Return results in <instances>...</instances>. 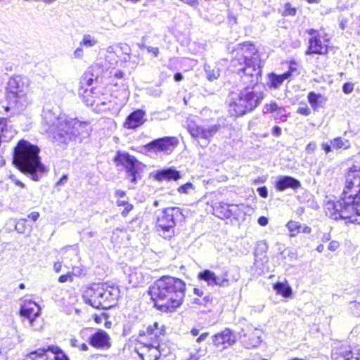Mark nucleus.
Returning a JSON list of instances; mask_svg holds the SVG:
<instances>
[{"label":"nucleus","mask_w":360,"mask_h":360,"mask_svg":"<svg viewBox=\"0 0 360 360\" xmlns=\"http://www.w3.org/2000/svg\"><path fill=\"white\" fill-rule=\"evenodd\" d=\"M254 44H237L233 49L230 70L235 75L236 89L227 98L229 111L232 116H243L259 107L265 93L259 83L262 81V70Z\"/></svg>","instance_id":"obj_1"},{"label":"nucleus","mask_w":360,"mask_h":360,"mask_svg":"<svg viewBox=\"0 0 360 360\" xmlns=\"http://www.w3.org/2000/svg\"><path fill=\"white\" fill-rule=\"evenodd\" d=\"M327 214L335 220L360 223V162H354L346 174V185L339 200L327 203Z\"/></svg>","instance_id":"obj_2"},{"label":"nucleus","mask_w":360,"mask_h":360,"mask_svg":"<svg viewBox=\"0 0 360 360\" xmlns=\"http://www.w3.org/2000/svg\"><path fill=\"white\" fill-rule=\"evenodd\" d=\"M185 290L186 284L182 280L162 276L150 286L149 294L158 310L172 312L182 304Z\"/></svg>","instance_id":"obj_3"},{"label":"nucleus","mask_w":360,"mask_h":360,"mask_svg":"<svg viewBox=\"0 0 360 360\" xmlns=\"http://www.w3.org/2000/svg\"><path fill=\"white\" fill-rule=\"evenodd\" d=\"M39 148L29 141L21 139L13 149V163L20 172L37 181L47 172L39 155Z\"/></svg>","instance_id":"obj_4"},{"label":"nucleus","mask_w":360,"mask_h":360,"mask_svg":"<svg viewBox=\"0 0 360 360\" xmlns=\"http://www.w3.org/2000/svg\"><path fill=\"white\" fill-rule=\"evenodd\" d=\"M119 297L120 290L117 287L105 284H94L83 295L85 303L94 308L102 309L114 307Z\"/></svg>","instance_id":"obj_5"},{"label":"nucleus","mask_w":360,"mask_h":360,"mask_svg":"<svg viewBox=\"0 0 360 360\" xmlns=\"http://www.w3.org/2000/svg\"><path fill=\"white\" fill-rule=\"evenodd\" d=\"M62 120L61 126L65 127L63 134H58V145L67 146L69 141L79 140L82 142L88 138L91 128L88 122H80L77 118L68 117V120Z\"/></svg>","instance_id":"obj_6"},{"label":"nucleus","mask_w":360,"mask_h":360,"mask_svg":"<svg viewBox=\"0 0 360 360\" xmlns=\"http://www.w3.org/2000/svg\"><path fill=\"white\" fill-rule=\"evenodd\" d=\"M117 167H122L126 172V178L132 184H136L143 176L145 165L129 153L118 150L113 159Z\"/></svg>","instance_id":"obj_7"},{"label":"nucleus","mask_w":360,"mask_h":360,"mask_svg":"<svg viewBox=\"0 0 360 360\" xmlns=\"http://www.w3.org/2000/svg\"><path fill=\"white\" fill-rule=\"evenodd\" d=\"M27 89L23 78L16 75L9 79L6 86V98L18 110H23L29 102L26 96Z\"/></svg>","instance_id":"obj_8"},{"label":"nucleus","mask_w":360,"mask_h":360,"mask_svg":"<svg viewBox=\"0 0 360 360\" xmlns=\"http://www.w3.org/2000/svg\"><path fill=\"white\" fill-rule=\"evenodd\" d=\"M183 216L181 209L176 207L165 208L158 216L156 221L157 230L162 232L164 237H169L174 232L175 220Z\"/></svg>","instance_id":"obj_9"},{"label":"nucleus","mask_w":360,"mask_h":360,"mask_svg":"<svg viewBox=\"0 0 360 360\" xmlns=\"http://www.w3.org/2000/svg\"><path fill=\"white\" fill-rule=\"evenodd\" d=\"M79 335L96 349H108L111 347L110 335L102 329L95 330L93 328H85L80 331Z\"/></svg>","instance_id":"obj_10"},{"label":"nucleus","mask_w":360,"mask_h":360,"mask_svg":"<svg viewBox=\"0 0 360 360\" xmlns=\"http://www.w3.org/2000/svg\"><path fill=\"white\" fill-rule=\"evenodd\" d=\"M40 307L33 301H25L21 305L20 314L24 318L23 322L34 330H40L42 328V321L39 319Z\"/></svg>","instance_id":"obj_11"},{"label":"nucleus","mask_w":360,"mask_h":360,"mask_svg":"<svg viewBox=\"0 0 360 360\" xmlns=\"http://www.w3.org/2000/svg\"><path fill=\"white\" fill-rule=\"evenodd\" d=\"M220 129L221 125L219 124L211 125L208 127L198 125L193 121H189L187 124L188 131L195 139L198 141V139H201L202 143L200 141H198V143L202 147H206L209 144L211 138H212Z\"/></svg>","instance_id":"obj_12"},{"label":"nucleus","mask_w":360,"mask_h":360,"mask_svg":"<svg viewBox=\"0 0 360 360\" xmlns=\"http://www.w3.org/2000/svg\"><path fill=\"white\" fill-rule=\"evenodd\" d=\"M179 139L175 136H164L154 139L143 146L145 153L165 155L171 154L179 145Z\"/></svg>","instance_id":"obj_13"},{"label":"nucleus","mask_w":360,"mask_h":360,"mask_svg":"<svg viewBox=\"0 0 360 360\" xmlns=\"http://www.w3.org/2000/svg\"><path fill=\"white\" fill-rule=\"evenodd\" d=\"M41 116L43 123L47 126L46 131L52 133L53 142L58 145L56 136L58 134H63L65 130V127L61 126L62 120H68V116L65 115L57 116L52 110L47 108L43 109Z\"/></svg>","instance_id":"obj_14"},{"label":"nucleus","mask_w":360,"mask_h":360,"mask_svg":"<svg viewBox=\"0 0 360 360\" xmlns=\"http://www.w3.org/2000/svg\"><path fill=\"white\" fill-rule=\"evenodd\" d=\"M24 360H69L68 356L56 346H48L30 352Z\"/></svg>","instance_id":"obj_15"},{"label":"nucleus","mask_w":360,"mask_h":360,"mask_svg":"<svg viewBox=\"0 0 360 360\" xmlns=\"http://www.w3.org/2000/svg\"><path fill=\"white\" fill-rule=\"evenodd\" d=\"M242 333L240 334V341L246 349H252L260 345L262 342V331L260 330L248 326L242 330Z\"/></svg>","instance_id":"obj_16"},{"label":"nucleus","mask_w":360,"mask_h":360,"mask_svg":"<svg viewBox=\"0 0 360 360\" xmlns=\"http://www.w3.org/2000/svg\"><path fill=\"white\" fill-rule=\"evenodd\" d=\"M238 339L235 332L229 328H225L221 332L212 336V342L217 347H221L222 349H226L233 345Z\"/></svg>","instance_id":"obj_17"},{"label":"nucleus","mask_w":360,"mask_h":360,"mask_svg":"<svg viewBox=\"0 0 360 360\" xmlns=\"http://www.w3.org/2000/svg\"><path fill=\"white\" fill-rule=\"evenodd\" d=\"M140 345L137 349V353L142 360H158L160 356L159 344L140 342Z\"/></svg>","instance_id":"obj_18"},{"label":"nucleus","mask_w":360,"mask_h":360,"mask_svg":"<svg viewBox=\"0 0 360 360\" xmlns=\"http://www.w3.org/2000/svg\"><path fill=\"white\" fill-rule=\"evenodd\" d=\"M146 113L143 110L137 109L131 112L124 122V127L127 129H136L146 121Z\"/></svg>","instance_id":"obj_19"},{"label":"nucleus","mask_w":360,"mask_h":360,"mask_svg":"<svg viewBox=\"0 0 360 360\" xmlns=\"http://www.w3.org/2000/svg\"><path fill=\"white\" fill-rule=\"evenodd\" d=\"M150 176L158 181H177L181 178L179 171L174 167H167L156 170L150 174Z\"/></svg>","instance_id":"obj_20"},{"label":"nucleus","mask_w":360,"mask_h":360,"mask_svg":"<svg viewBox=\"0 0 360 360\" xmlns=\"http://www.w3.org/2000/svg\"><path fill=\"white\" fill-rule=\"evenodd\" d=\"M300 187V181L291 176H279L275 183V188L278 191H284L287 188L296 190Z\"/></svg>","instance_id":"obj_21"},{"label":"nucleus","mask_w":360,"mask_h":360,"mask_svg":"<svg viewBox=\"0 0 360 360\" xmlns=\"http://www.w3.org/2000/svg\"><path fill=\"white\" fill-rule=\"evenodd\" d=\"M165 329L159 327L158 322H154L147 326L146 330H140L139 335L141 337H148L153 343L159 344V338L161 335H164Z\"/></svg>","instance_id":"obj_22"},{"label":"nucleus","mask_w":360,"mask_h":360,"mask_svg":"<svg viewBox=\"0 0 360 360\" xmlns=\"http://www.w3.org/2000/svg\"><path fill=\"white\" fill-rule=\"evenodd\" d=\"M328 53L327 46H323L319 37L314 36L309 39V46L305 52L306 55H326Z\"/></svg>","instance_id":"obj_23"},{"label":"nucleus","mask_w":360,"mask_h":360,"mask_svg":"<svg viewBox=\"0 0 360 360\" xmlns=\"http://www.w3.org/2000/svg\"><path fill=\"white\" fill-rule=\"evenodd\" d=\"M124 271L129 283L133 286L137 287L144 283L145 277L140 269L128 267Z\"/></svg>","instance_id":"obj_24"},{"label":"nucleus","mask_w":360,"mask_h":360,"mask_svg":"<svg viewBox=\"0 0 360 360\" xmlns=\"http://www.w3.org/2000/svg\"><path fill=\"white\" fill-rule=\"evenodd\" d=\"M6 229L11 231L15 229L18 233H24L27 230H30L32 226L27 224V219H20L16 221L15 219H9L6 222Z\"/></svg>","instance_id":"obj_25"},{"label":"nucleus","mask_w":360,"mask_h":360,"mask_svg":"<svg viewBox=\"0 0 360 360\" xmlns=\"http://www.w3.org/2000/svg\"><path fill=\"white\" fill-rule=\"evenodd\" d=\"M286 227L290 233L291 236H295L300 233H310L311 231V227L305 224H301L300 222L292 220H290L287 223Z\"/></svg>","instance_id":"obj_26"},{"label":"nucleus","mask_w":360,"mask_h":360,"mask_svg":"<svg viewBox=\"0 0 360 360\" xmlns=\"http://www.w3.org/2000/svg\"><path fill=\"white\" fill-rule=\"evenodd\" d=\"M94 91V87H91L89 89L87 87H79L78 94L80 97L82 98L83 102L85 103L86 105L93 106L94 105L96 101L94 96V94H96Z\"/></svg>","instance_id":"obj_27"},{"label":"nucleus","mask_w":360,"mask_h":360,"mask_svg":"<svg viewBox=\"0 0 360 360\" xmlns=\"http://www.w3.org/2000/svg\"><path fill=\"white\" fill-rule=\"evenodd\" d=\"M333 360H359L357 356H354L350 347H345L340 348L332 354Z\"/></svg>","instance_id":"obj_28"},{"label":"nucleus","mask_w":360,"mask_h":360,"mask_svg":"<svg viewBox=\"0 0 360 360\" xmlns=\"http://www.w3.org/2000/svg\"><path fill=\"white\" fill-rule=\"evenodd\" d=\"M307 99L314 109L317 110L319 108L323 106L326 101V98L321 94H316L314 91H310L307 95Z\"/></svg>","instance_id":"obj_29"},{"label":"nucleus","mask_w":360,"mask_h":360,"mask_svg":"<svg viewBox=\"0 0 360 360\" xmlns=\"http://www.w3.org/2000/svg\"><path fill=\"white\" fill-rule=\"evenodd\" d=\"M204 70L206 72L207 79L209 81H213L217 79L220 75L219 68L217 65H210L205 63L204 65Z\"/></svg>","instance_id":"obj_30"},{"label":"nucleus","mask_w":360,"mask_h":360,"mask_svg":"<svg viewBox=\"0 0 360 360\" xmlns=\"http://www.w3.org/2000/svg\"><path fill=\"white\" fill-rule=\"evenodd\" d=\"M273 288L276 290L277 294L281 295L284 297H289L292 295V288L288 284L277 282L274 285Z\"/></svg>","instance_id":"obj_31"},{"label":"nucleus","mask_w":360,"mask_h":360,"mask_svg":"<svg viewBox=\"0 0 360 360\" xmlns=\"http://www.w3.org/2000/svg\"><path fill=\"white\" fill-rule=\"evenodd\" d=\"M268 82L266 85L270 89H278L282 84L283 80L281 76L280 75L275 74L274 72H271L268 75Z\"/></svg>","instance_id":"obj_32"},{"label":"nucleus","mask_w":360,"mask_h":360,"mask_svg":"<svg viewBox=\"0 0 360 360\" xmlns=\"http://www.w3.org/2000/svg\"><path fill=\"white\" fill-rule=\"evenodd\" d=\"M198 278L207 282L208 285L214 286L216 283V274L210 270H204L200 272Z\"/></svg>","instance_id":"obj_33"},{"label":"nucleus","mask_w":360,"mask_h":360,"mask_svg":"<svg viewBox=\"0 0 360 360\" xmlns=\"http://www.w3.org/2000/svg\"><path fill=\"white\" fill-rule=\"evenodd\" d=\"M94 82V75L90 71L85 72L80 78L79 87L89 88L93 85Z\"/></svg>","instance_id":"obj_34"},{"label":"nucleus","mask_w":360,"mask_h":360,"mask_svg":"<svg viewBox=\"0 0 360 360\" xmlns=\"http://www.w3.org/2000/svg\"><path fill=\"white\" fill-rule=\"evenodd\" d=\"M330 142L334 149H347L350 147V142L349 140L342 138L337 137L330 140Z\"/></svg>","instance_id":"obj_35"},{"label":"nucleus","mask_w":360,"mask_h":360,"mask_svg":"<svg viewBox=\"0 0 360 360\" xmlns=\"http://www.w3.org/2000/svg\"><path fill=\"white\" fill-rule=\"evenodd\" d=\"M263 111L265 113L276 112L277 115L282 116L285 110L283 107L278 106L276 102H271L264 105Z\"/></svg>","instance_id":"obj_36"},{"label":"nucleus","mask_w":360,"mask_h":360,"mask_svg":"<svg viewBox=\"0 0 360 360\" xmlns=\"http://www.w3.org/2000/svg\"><path fill=\"white\" fill-rule=\"evenodd\" d=\"M233 205H229L224 202H219V206L217 207L216 211L218 212L220 210V213L221 216H219V217H225L230 218L232 215V210L229 208L230 207H233Z\"/></svg>","instance_id":"obj_37"},{"label":"nucleus","mask_w":360,"mask_h":360,"mask_svg":"<svg viewBox=\"0 0 360 360\" xmlns=\"http://www.w3.org/2000/svg\"><path fill=\"white\" fill-rule=\"evenodd\" d=\"M98 40L90 34H84L82 40L79 43L80 46L86 48H91L98 44Z\"/></svg>","instance_id":"obj_38"},{"label":"nucleus","mask_w":360,"mask_h":360,"mask_svg":"<svg viewBox=\"0 0 360 360\" xmlns=\"http://www.w3.org/2000/svg\"><path fill=\"white\" fill-rule=\"evenodd\" d=\"M212 299L210 297V295H205L203 297H200L194 298L193 300V303L200 306L207 307L209 304L212 303Z\"/></svg>","instance_id":"obj_39"},{"label":"nucleus","mask_w":360,"mask_h":360,"mask_svg":"<svg viewBox=\"0 0 360 360\" xmlns=\"http://www.w3.org/2000/svg\"><path fill=\"white\" fill-rule=\"evenodd\" d=\"M227 277L228 274L226 272L221 274V276H216V283H214V285H218L221 287L228 286L229 285V281Z\"/></svg>","instance_id":"obj_40"},{"label":"nucleus","mask_w":360,"mask_h":360,"mask_svg":"<svg viewBox=\"0 0 360 360\" xmlns=\"http://www.w3.org/2000/svg\"><path fill=\"white\" fill-rule=\"evenodd\" d=\"M117 205L119 207L123 206V207H124V210L122 212V215L123 217H126L133 209V205L126 200H118L117 201Z\"/></svg>","instance_id":"obj_41"},{"label":"nucleus","mask_w":360,"mask_h":360,"mask_svg":"<svg viewBox=\"0 0 360 360\" xmlns=\"http://www.w3.org/2000/svg\"><path fill=\"white\" fill-rule=\"evenodd\" d=\"M195 190L194 185L191 182H187L185 184L180 186L177 188V191L179 193L190 194L191 191Z\"/></svg>","instance_id":"obj_42"},{"label":"nucleus","mask_w":360,"mask_h":360,"mask_svg":"<svg viewBox=\"0 0 360 360\" xmlns=\"http://www.w3.org/2000/svg\"><path fill=\"white\" fill-rule=\"evenodd\" d=\"M297 13V9L294 7H292L290 3H286L284 6V10L283 12V15L284 16H295Z\"/></svg>","instance_id":"obj_43"},{"label":"nucleus","mask_w":360,"mask_h":360,"mask_svg":"<svg viewBox=\"0 0 360 360\" xmlns=\"http://www.w3.org/2000/svg\"><path fill=\"white\" fill-rule=\"evenodd\" d=\"M352 313L356 316H360V302H352L349 304Z\"/></svg>","instance_id":"obj_44"},{"label":"nucleus","mask_w":360,"mask_h":360,"mask_svg":"<svg viewBox=\"0 0 360 360\" xmlns=\"http://www.w3.org/2000/svg\"><path fill=\"white\" fill-rule=\"evenodd\" d=\"M255 262H257L259 259L263 260L265 259L264 262H266L267 259L265 255V251L264 249L259 248L256 249V251L255 252Z\"/></svg>","instance_id":"obj_45"},{"label":"nucleus","mask_w":360,"mask_h":360,"mask_svg":"<svg viewBox=\"0 0 360 360\" xmlns=\"http://www.w3.org/2000/svg\"><path fill=\"white\" fill-rule=\"evenodd\" d=\"M77 274H79V272L77 273H69L68 274H65V275H61L59 278H58V282L60 283H65V282H68V281H70V282H72V275H77Z\"/></svg>","instance_id":"obj_46"},{"label":"nucleus","mask_w":360,"mask_h":360,"mask_svg":"<svg viewBox=\"0 0 360 360\" xmlns=\"http://www.w3.org/2000/svg\"><path fill=\"white\" fill-rule=\"evenodd\" d=\"M354 90V84L350 82H346L342 86V91L345 94H349L352 93Z\"/></svg>","instance_id":"obj_47"},{"label":"nucleus","mask_w":360,"mask_h":360,"mask_svg":"<svg viewBox=\"0 0 360 360\" xmlns=\"http://www.w3.org/2000/svg\"><path fill=\"white\" fill-rule=\"evenodd\" d=\"M257 191L262 198L268 197V189L265 186L257 188Z\"/></svg>","instance_id":"obj_48"},{"label":"nucleus","mask_w":360,"mask_h":360,"mask_svg":"<svg viewBox=\"0 0 360 360\" xmlns=\"http://www.w3.org/2000/svg\"><path fill=\"white\" fill-rule=\"evenodd\" d=\"M146 50L148 53H152L154 57H158L160 53L159 49L158 47L148 46V47H146Z\"/></svg>","instance_id":"obj_49"},{"label":"nucleus","mask_w":360,"mask_h":360,"mask_svg":"<svg viewBox=\"0 0 360 360\" xmlns=\"http://www.w3.org/2000/svg\"><path fill=\"white\" fill-rule=\"evenodd\" d=\"M297 112L299 114L307 116L311 113V110L308 107H300Z\"/></svg>","instance_id":"obj_50"},{"label":"nucleus","mask_w":360,"mask_h":360,"mask_svg":"<svg viewBox=\"0 0 360 360\" xmlns=\"http://www.w3.org/2000/svg\"><path fill=\"white\" fill-rule=\"evenodd\" d=\"M10 179L12 180V181L18 186H20L22 188H25V184L21 182L20 180H18L15 175H11Z\"/></svg>","instance_id":"obj_51"},{"label":"nucleus","mask_w":360,"mask_h":360,"mask_svg":"<svg viewBox=\"0 0 360 360\" xmlns=\"http://www.w3.org/2000/svg\"><path fill=\"white\" fill-rule=\"evenodd\" d=\"M73 55L75 58H82L84 55L82 46H79V47L75 49V51H74Z\"/></svg>","instance_id":"obj_52"},{"label":"nucleus","mask_w":360,"mask_h":360,"mask_svg":"<svg viewBox=\"0 0 360 360\" xmlns=\"http://www.w3.org/2000/svg\"><path fill=\"white\" fill-rule=\"evenodd\" d=\"M294 70H295V69H293L290 66V70L288 71L284 72L283 74L280 75V76H281L283 82H284V80L288 79V78H290L291 77L292 72L294 71Z\"/></svg>","instance_id":"obj_53"},{"label":"nucleus","mask_w":360,"mask_h":360,"mask_svg":"<svg viewBox=\"0 0 360 360\" xmlns=\"http://www.w3.org/2000/svg\"><path fill=\"white\" fill-rule=\"evenodd\" d=\"M147 39H148V37L146 36H144L141 38V41L137 44V46H139V49H146V47H148V45L146 44Z\"/></svg>","instance_id":"obj_54"},{"label":"nucleus","mask_w":360,"mask_h":360,"mask_svg":"<svg viewBox=\"0 0 360 360\" xmlns=\"http://www.w3.org/2000/svg\"><path fill=\"white\" fill-rule=\"evenodd\" d=\"M322 149L326 152V153H328L332 150L333 146L331 145V143H323L321 145Z\"/></svg>","instance_id":"obj_55"},{"label":"nucleus","mask_w":360,"mask_h":360,"mask_svg":"<svg viewBox=\"0 0 360 360\" xmlns=\"http://www.w3.org/2000/svg\"><path fill=\"white\" fill-rule=\"evenodd\" d=\"M68 175L64 174L63 175L60 179L57 181L56 186H63L68 181Z\"/></svg>","instance_id":"obj_56"},{"label":"nucleus","mask_w":360,"mask_h":360,"mask_svg":"<svg viewBox=\"0 0 360 360\" xmlns=\"http://www.w3.org/2000/svg\"><path fill=\"white\" fill-rule=\"evenodd\" d=\"M316 145L314 142H310L307 146H306V150L307 153H313L316 149Z\"/></svg>","instance_id":"obj_57"},{"label":"nucleus","mask_w":360,"mask_h":360,"mask_svg":"<svg viewBox=\"0 0 360 360\" xmlns=\"http://www.w3.org/2000/svg\"><path fill=\"white\" fill-rule=\"evenodd\" d=\"M268 218L264 216L259 217L257 220L258 224L262 226H266L268 224Z\"/></svg>","instance_id":"obj_58"},{"label":"nucleus","mask_w":360,"mask_h":360,"mask_svg":"<svg viewBox=\"0 0 360 360\" xmlns=\"http://www.w3.org/2000/svg\"><path fill=\"white\" fill-rule=\"evenodd\" d=\"M39 217V213L38 212H32L27 216V218L31 219L32 221H36Z\"/></svg>","instance_id":"obj_59"},{"label":"nucleus","mask_w":360,"mask_h":360,"mask_svg":"<svg viewBox=\"0 0 360 360\" xmlns=\"http://www.w3.org/2000/svg\"><path fill=\"white\" fill-rule=\"evenodd\" d=\"M272 134L274 136H279L281 134V128L279 126H274L272 129Z\"/></svg>","instance_id":"obj_60"},{"label":"nucleus","mask_w":360,"mask_h":360,"mask_svg":"<svg viewBox=\"0 0 360 360\" xmlns=\"http://www.w3.org/2000/svg\"><path fill=\"white\" fill-rule=\"evenodd\" d=\"M174 79L179 82L184 79V75L181 72H176L174 75Z\"/></svg>","instance_id":"obj_61"},{"label":"nucleus","mask_w":360,"mask_h":360,"mask_svg":"<svg viewBox=\"0 0 360 360\" xmlns=\"http://www.w3.org/2000/svg\"><path fill=\"white\" fill-rule=\"evenodd\" d=\"M181 1L184 2L185 4H187L191 6H196L198 3V0H181Z\"/></svg>","instance_id":"obj_62"},{"label":"nucleus","mask_w":360,"mask_h":360,"mask_svg":"<svg viewBox=\"0 0 360 360\" xmlns=\"http://www.w3.org/2000/svg\"><path fill=\"white\" fill-rule=\"evenodd\" d=\"M207 336H208L207 333H203L196 339V342L200 343V342L204 341L207 338Z\"/></svg>","instance_id":"obj_63"},{"label":"nucleus","mask_w":360,"mask_h":360,"mask_svg":"<svg viewBox=\"0 0 360 360\" xmlns=\"http://www.w3.org/2000/svg\"><path fill=\"white\" fill-rule=\"evenodd\" d=\"M115 195L119 198H124L126 195V193L122 190H117L115 191Z\"/></svg>","instance_id":"obj_64"}]
</instances>
